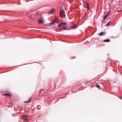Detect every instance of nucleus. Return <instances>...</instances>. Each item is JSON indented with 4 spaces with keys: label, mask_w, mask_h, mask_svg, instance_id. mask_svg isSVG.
I'll return each instance as SVG.
<instances>
[{
    "label": "nucleus",
    "mask_w": 122,
    "mask_h": 122,
    "mask_svg": "<svg viewBox=\"0 0 122 122\" xmlns=\"http://www.w3.org/2000/svg\"><path fill=\"white\" fill-rule=\"evenodd\" d=\"M54 10L53 9H52L50 10L47 13V14H51L53 13L54 12Z\"/></svg>",
    "instance_id": "nucleus-6"
},
{
    "label": "nucleus",
    "mask_w": 122,
    "mask_h": 122,
    "mask_svg": "<svg viewBox=\"0 0 122 122\" xmlns=\"http://www.w3.org/2000/svg\"><path fill=\"white\" fill-rule=\"evenodd\" d=\"M77 25H76L75 26H73L71 27L70 28L72 29H73V28H76L77 27Z\"/></svg>",
    "instance_id": "nucleus-10"
},
{
    "label": "nucleus",
    "mask_w": 122,
    "mask_h": 122,
    "mask_svg": "<svg viewBox=\"0 0 122 122\" xmlns=\"http://www.w3.org/2000/svg\"><path fill=\"white\" fill-rule=\"evenodd\" d=\"M5 96H10V94L9 93H5L4 94Z\"/></svg>",
    "instance_id": "nucleus-12"
},
{
    "label": "nucleus",
    "mask_w": 122,
    "mask_h": 122,
    "mask_svg": "<svg viewBox=\"0 0 122 122\" xmlns=\"http://www.w3.org/2000/svg\"><path fill=\"white\" fill-rule=\"evenodd\" d=\"M110 14L109 12H108L103 17L104 19L105 20L106 19L107 17H109V15Z\"/></svg>",
    "instance_id": "nucleus-3"
},
{
    "label": "nucleus",
    "mask_w": 122,
    "mask_h": 122,
    "mask_svg": "<svg viewBox=\"0 0 122 122\" xmlns=\"http://www.w3.org/2000/svg\"><path fill=\"white\" fill-rule=\"evenodd\" d=\"M106 34V33L104 32H102L100 33L99 34V36H104Z\"/></svg>",
    "instance_id": "nucleus-7"
},
{
    "label": "nucleus",
    "mask_w": 122,
    "mask_h": 122,
    "mask_svg": "<svg viewBox=\"0 0 122 122\" xmlns=\"http://www.w3.org/2000/svg\"><path fill=\"white\" fill-rule=\"evenodd\" d=\"M27 116H28L27 115H25L23 116L22 117H23V119L24 121H27L28 120V119H26Z\"/></svg>",
    "instance_id": "nucleus-4"
},
{
    "label": "nucleus",
    "mask_w": 122,
    "mask_h": 122,
    "mask_svg": "<svg viewBox=\"0 0 122 122\" xmlns=\"http://www.w3.org/2000/svg\"><path fill=\"white\" fill-rule=\"evenodd\" d=\"M59 27L60 29L62 30L63 29H66L67 28V26L66 25V23L61 22L59 25Z\"/></svg>",
    "instance_id": "nucleus-1"
},
{
    "label": "nucleus",
    "mask_w": 122,
    "mask_h": 122,
    "mask_svg": "<svg viewBox=\"0 0 122 122\" xmlns=\"http://www.w3.org/2000/svg\"><path fill=\"white\" fill-rule=\"evenodd\" d=\"M121 10H118V12H121Z\"/></svg>",
    "instance_id": "nucleus-15"
},
{
    "label": "nucleus",
    "mask_w": 122,
    "mask_h": 122,
    "mask_svg": "<svg viewBox=\"0 0 122 122\" xmlns=\"http://www.w3.org/2000/svg\"><path fill=\"white\" fill-rule=\"evenodd\" d=\"M96 86L97 87H98V88H99L100 87V86L99 85H97H97Z\"/></svg>",
    "instance_id": "nucleus-13"
},
{
    "label": "nucleus",
    "mask_w": 122,
    "mask_h": 122,
    "mask_svg": "<svg viewBox=\"0 0 122 122\" xmlns=\"http://www.w3.org/2000/svg\"><path fill=\"white\" fill-rule=\"evenodd\" d=\"M110 24V22L108 23L106 25V26H108Z\"/></svg>",
    "instance_id": "nucleus-14"
},
{
    "label": "nucleus",
    "mask_w": 122,
    "mask_h": 122,
    "mask_svg": "<svg viewBox=\"0 0 122 122\" xmlns=\"http://www.w3.org/2000/svg\"><path fill=\"white\" fill-rule=\"evenodd\" d=\"M56 23H57V22L56 20H54V21H53L52 23H51L50 24L51 25H52L53 24L56 23Z\"/></svg>",
    "instance_id": "nucleus-9"
},
{
    "label": "nucleus",
    "mask_w": 122,
    "mask_h": 122,
    "mask_svg": "<svg viewBox=\"0 0 122 122\" xmlns=\"http://www.w3.org/2000/svg\"><path fill=\"white\" fill-rule=\"evenodd\" d=\"M31 100V98H30L28 101H26L25 102L26 103H28Z\"/></svg>",
    "instance_id": "nucleus-11"
},
{
    "label": "nucleus",
    "mask_w": 122,
    "mask_h": 122,
    "mask_svg": "<svg viewBox=\"0 0 122 122\" xmlns=\"http://www.w3.org/2000/svg\"><path fill=\"white\" fill-rule=\"evenodd\" d=\"M60 17L61 18H65V15L64 10L62 8H61L60 10Z\"/></svg>",
    "instance_id": "nucleus-2"
},
{
    "label": "nucleus",
    "mask_w": 122,
    "mask_h": 122,
    "mask_svg": "<svg viewBox=\"0 0 122 122\" xmlns=\"http://www.w3.org/2000/svg\"><path fill=\"white\" fill-rule=\"evenodd\" d=\"M38 23L39 24H42L43 23V20L39 18L38 19Z\"/></svg>",
    "instance_id": "nucleus-5"
},
{
    "label": "nucleus",
    "mask_w": 122,
    "mask_h": 122,
    "mask_svg": "<svg viewBox=\"0 0 122 122\" xmlns=\"http://www.w3.org/2000/svg\"><path fill=\"white\" fill-rule=\"evenodd\" d=\"M88 5H87V7H88Z\"/></svg>",
    "instance_id": "nucleus-16"
},
{
    "label": "nucleus",
    "mask_w": 122,
    "mask_h": 122,
    "mask_svg": "<svg viewBox=\"0 0 122 122\" xmlns=\"http://www.w3.org/2000/svg\"><path fill=\"white\" fill-rule=\"evenodd\" d=\"M110 41V40L108 39H107L106 40H104V41L105 42H109Z\"/></svg>",
    "instance_id": "nucleus-8"
}]
</instances>
